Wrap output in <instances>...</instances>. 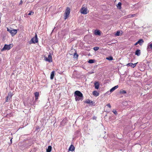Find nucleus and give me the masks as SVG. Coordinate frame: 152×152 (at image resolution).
Masks as SVG:
<instances>
[{
  "instance_id": "nucleus-22",
  "label": "nucleus",
  "mask_w": 152,
  "mask_h": 152,
  "mask_svg": "<svg viewBox=\"0 0 152 152\" xmlns=\"http://www.w3.org/2000/svg\"><path fill=\"white\" fill-rule=\"evenodd\" d=\"M78 55L77 54V53L76 52L75 53L74 56H73V58H78Z\"/></svg>"
},
{
  "instance_id": "nucleus-10",
  "label": "nucleus",
  "mask_w": 152,
  "mask_h": 152,
  "mask_svg": "<svg viewBox=\"0 0 152 152\" xmlns=\"http://www.w3.org/2000/svg\"><path fill=\"white\" fill-rule=\"evenodd\" d=\"M140 50L139 49H137L135 52V55L137 56H139L140 55Z\"/></svg>"
},
{
  "instance_id": "nucleus-6",
  "label": "nucleus",
  "mask_w": 152,
  "mask_h": 152,
  "mask_svg": "<svg viewBox=\"0 0 152 152\" xmlns=\"http://www.w3.org/2000/svg\"><path fill=\"white\" fill-rule=\"evenodd\" d=\"M30 42H31L32 43H35L38 42V38H37V35L36 34L34 37L31 39Z\"/></svg>"
},
{
  "instance_id": "nucleus-28",
  "label": "nucleus",
  "mask_w": 152,
  "mask_h": 152,
  "mask_svg": "<svg viewBox=\"0 0 152 152\" xmlns=\"http://www.w3.org/2000/svg\"><path fill=\"white\" fill-rule=\"evenodd\" d=\"M120 31H117L116 33L115 34V35L116 36H119L120 35Z\"/></svg>"
},
{
  "instance_id": "nucleus-15",
  "label": "nucleus",
  "mask_w": 152,
  "mask_h": 152,
  "mask_svg": "<svg viewBox=\"0 0 152 152\" xmlns=\"http://www.w3.org/2000/svg\"><path fill=\"white\" fill-rule=\"evenodd\" d=\"M75 148L73 145H71L69 148V150L71 151H73L75 150Z\"/></svg>"
},
{
  "instance_id": "nucleus-17",
  "label": "nucleus",
  "mask_w": 152,
  "mask_h": 152,
  "mask_svg": "<svg viewBox=\"0 0 152 152\" xmlns=\"http://www.w3.org/2000/svg\"><path fill=\"white\" fill-rule=\"evenodd\" d=\"M93 95L95 96H98L99 95V93L96 91H94L93 92Z\"/></svg>"
},
{
  "instance_id": "nucleus-26",
  "label": "nucleus",
  "mask_w": 152,
  "mask_h": 152,
  "mask_svg": "<svg viewBox=\"0 0 152 152\" xmlns=\"http://www.w3.org/2000/svg\"><path fill=\"white\" fill-rule=\"evenodd\" d=\"M106 59L109 60H112L113 59V58L112 56H111L109 57L106 58Z\"/></svg>"
},
{
  "instance_id": "nucleus-9",
  "label": "nucleus",
  "mask_w": 152,
  "mask_h": 152,
  "mask_svg": "<svg viewBox=\"0 0 152 152\" xmlns=\"http://www.w3.org/2000/svg\"><path fill=\"white\" fill-rule=\"evenodd\" d=\"M137 63L138 62L134 64H133L132 63H129L126 65L128 66H130L132 68H134L136 66Z\"/></svg>"
},
{
  "instance_id": "nucleus-20",
  "label": "nucleus",
  "mask_w": 152,
  "mask_h": 152,
  "mask_svg": "<svg viewBox=\"0 0 152 152\" xmlns=\"http://www.w3.org/2000/svg\"><path fill=\"white\" fill-rule=\"evenodd\" d=\"M52 149V147L49 145L48 146V149H47V152H50Z\"/></svg>"
},
{
  "instance_id": "nucleus-35",
  "label": "nucleus",
  "mask_w": 152,
  "mask_h": 152,
  "mask_svg": "<svg viewBox=\"0 0 152 152\" xmlns=\"http://www.w3.org/2000/svg\"><path fill=\"white\" fill-rule=\"evenodd\" d=\"M10 141H11V143H12V139H11V140H10Z\"/></svg>"
},
{
  "instance_id": "nucleus-8",
  "label": "nucleus",
  "mask_w": 152,
  "mask_h": 152,
  "mask_svg": "<svg viewBox=\"0 0 152 152\" xmlns=\"http://www.w3.org/2000/svg\"><path fill=\"white\" fill-rule=\"evenodd\" d=\"M144 42V40L143 39H140L137 42L134 44V45H136L138 44H139L140 45H141Z\"/></svg>"
},
{
  "instance_id": "nucleus-12",
  "label": "nucleus",
  "mask_w": 152,
  "mask_h": 152,
  "mask_svg": "<svg viewBox=\"0 0 152 152\" xmlns=\"http://www.w3.org/2000/svg\"><path fill=\"white\" fill-rule=\"evenodd\" d=\"M99 84L98 82H95L94 83L95 88L96 89H98L99 88Z\"/></svg>"
},
{
  "instance_id": "nucleus-7",
  "label": "nucleus",
  "mask_w": 152,
  "mask_h": 152,
  "mask_svg": "<svg viewBox=\"0 0 152 152\" xmlns=\"http://www.w3.org/2000/svg\"><path fill=\"white\" fill-rule=\"evenodd\" d=\"M45 60L46 61H48L50 62H52V55L51 54L48 55V58L45 57Z\"/></svg>"
},
{
  "instance_id": "nucleus-25",
  "label": "nucleus",
  "mask_w": 152,
  "mask_h": 152,
  "mask_svg": "<svg viewBox=\"0 0 152 152\" xmlns=\"http://www.w3.org/2000/svg\"><path fill=\"white\" fill-rule=\"evenodd\" d=\"M95 61V60L94 59H90L88 61V63L90 64H92L94 63Z\"/></svg>"
},
{
  "instance_id": "nucleus-24",
  "label": "nucleus",
  "mask_w": 152,
  "mask_h": 152,
  "mask_svg": "<svg viewBox=\"0 0 152 152\" xmlns=\"http://www.w3.org/2000/svg\"><path fill=\"white\" fill-rule=\"evenodd\" d=\"M126 91L124 90H121L119 92V93L121 94H126Z\"/></svg>"
},
{
  "instance_id": "nucleus-16",
  "label": "nucleus",
  "mask_w": 152,
  "mask_h": 152,
  "mask_svg": "<svg viewBox=\"0 0 152 152\" xmlns=\"http://www.w3.org/2000/svg\"><path fill=\"white\" fill-rule=\"evenodd\" d=\"M34 95H35V100H37L38 99V97L39 95V93L38 92H36L34 93Z\"/></svg>"
},
{
  "instance_id": "nucleus-1",
  "label": "nucleus",
  "mask_w": 152,
  "mask_h": 152,
  "mask_svg": "<svg viewBox=\"0 0 152 152\" xmlns=\"http://www.w3.org/2000/svg\"><path fill=\"white\" fill-rule=\"evenodd\" d=\"M74 96L75 97V100L77 101L80 100L82 101L83 99V94L79 91H76L75 92Z\"/></svg>"
},
{
  "instance_id": "nucleus-19",
  "label": "nucleus",
  "mask_w": 152,
  "mask_h": 152,
  "mask_svg": "<svg viewBox=\"0 0 152 152\" xmlns=\"http://www.w3.org/2000/svg\"><path fill=\"white\" fill-rule=\"evenodd\" d=\"M54 73H55V71H53L51 72V75H50V79L51 80H52L53 79L54 76Z\"/></svg>"
},
{
  "instance_id": "nucleus-32",
  "label": "nucleus",
  "mask_w": 152,
  "mask_h": 152,
  "mask_svg": "<svg viewBox=\"0 0 152 152\" xmlns=\"http://www.w3.org/2000/svg\"><path fill=\"white\" fill-rule=\"evenodd\" d=\"M107 106L109 108H110L111 107V106L110 104H108L107 105Z\"/></svg>"
},
{
  "instance_id": "nucleus-3",
  "label": "nucleus",
  "mask_w": 152,
  "mask_h": 152,
  "mask_svg": "<svg viewBox=\"0 0 152 152\" xmlns=\"http://www.w3.org/2000/svg\"><path fill=\"white\" fill-rule=\"evenodd\" d=\"M70 12L69 8L67 7L66 9L65 14H64V19H66L69 17Z\"/></svg>"
},
{
  "instance_id": "nucleus-30",
  "label": "nucleus",
  "mask_w": 152,
  "mask_h": 152,
  "mask_svg": "<svg viewBox=\"0 0 152 152\" xmlns=\"http://www.w3.org/2000/svg\"><path fill=\"white\" fill-rule=\"evenodd\" d=\"M34 14V12H32L31 11H30L29 13L28 14V15H33V14Z\"/></svg>"
},
{
  "instance_id": "nucleus-29",
  "label": "nucleus",
  "mask_w": 152,
  "mask_h": 152,
  "mask_svg": "<svg viewBox=\"0 0 152 152\" xmlns=\"http://www.w3.org/2000/svg\"><path fill=\"white\" fill-rule=\"evenodd\" d=\"M93 49L95 51H97L99 50V48L97 47H95Z\"/></svg>"
},
{
  "instance_id": "nucleus-31",
  "label": "nucleus",
  "mask_w": 152,
  "mask_h": 152,
  "mask_svg": "<svg viewBox=\"0 0 152 152\" xmlns=\"http://www.w3.org/2000/svg\"><path fill=\"white\" fill-rule=\"evenodd\" d=\"M112 112L114 113V114H115V115H116L117 114V112L116 110H113Z\"/></svg>"
},
{
  "instance_id": "nucleus-5",
  "label": "nucleus",
  "mask_w": 152,
  "mask_h": 152,
  "mask_svg": "<svg viewBox=\"0 0 152 152\" xmlns=\"http://www.w3.org/2000/svg\"><path fill=\"white\" fill-rule=\"evenodd\" d=\"M80 12L81 14H86L88 12V10L87 8L82 7L80 10Z\"/></svg>"
},
{
  "instance_id": "nucleus-11",
  "label": "nucleus",
  "mask_w": 152,
  "mask_h": 152,
  "mask_svg": "<svg viewBox=\"0 0 152 152\" xmlns=\"http://www.w3.org/2000/svg\"><path fill=\"white\" fill-rule=\"evenodd\" d=\"M118 85L112 88L110 90V92H113L114 91L115 89H117L118 88Z\"/></svg>"
},
{
  "instance_id": "nucleus-13",
  "label": "nucleus",
  "mask_w": 152,
  "mask_h": 152,
  "mask_svg": "<svg viewBox=\"0 0 152 152\" xmlns=\"http://www.w3.org/2000/svg\"><path fill=\"white\" fill-rule=\"evenodd\" d=\"M94 34L96 35H100L101 32L100 31L96 30L95 31Z\"/></svg>"
},
{
  "instance_id": "nucleus-21",
  "label": "nucleus",
  "mask_w": 152,
  "mask_h": 152,
  "mask_svg": "<svg viewBox=\"0 0 152 152\" xmlns=\"http://www.w3.org/2000/svg\"><path fill=\"white\" fill-rule=\"evenodd\" d=\"M121 3L120 2H119L118 4L117 7L119 9H121Z\"/></svg>"
},
{
  "instance_id": "nucleus-18",
  "label": "nucleus",
  "mask_w": 152,
  "mask_h": 152,
  "mask_svg": "<svg viewBox=\"0 0 152 152\" xmlns=\"http://www.w3.org/2000/svg\"><path fill=\"white\" fill-rule=\"evenodd\" d=\"M136 15L135 14H130V15H128L127 16H126V18H132L134 17Z\"/></svg>"
},
{
  "instance_id": "nucleus-23",
  "label": "nucleus",
  "mask_w": 152,
  "mask_h": 152,
  "mask_svg": "<svg viewBox=\"0 0 152 152\" xmlns=\"http://www.w3.org/2000/svg\"><path fill=\"white\" fill-rule=\"evenodd\" d=\"M85 102L87 104L92 103L93 102L92 101H91L89 99H87L86 101Z\"/></svg>"
},
{
  "instance_id": "nucleus-34",
  "label": "nucleus",
  "mask_w": 152,
  "mask_h": 152,
  "mask_svg": "<svg viewBox=\"0 0 152 152\" xmlns=\"http://www.w3.org/2000/svg\"><path fill=\"white\" fill-rule=\"evenodd\" d=\"M8 98H7V97H6V102H8Z\"/></svg>"
},
{
  "instance_id": "nucleus-27",
  "label": "nucleus",
  "mask_w": 152,
  "mask_h": 152,
  "mask_svg": "<svg viewBox=\"0 0 152 152\" xmlns=\"http://www.w3.org/2000/svg\"><path fill=\"white\" fill-rule=\"evenodd\" d=\"M12 95L11 93L8 94V96H7V98H9V99H10L11 98Z\"/></svg>"
},
{
  "instance_id": "nucleus-33",
  "label": "nucleus",
  "mask_w": 152,
  "mask_h": 152,
  "mask_svg": "<svg viewBox=\"0 0 152 152\" xmlns=\"http://www.w3.org/2000/svg\"><path fill=\"white\" fill-rule=\"evenodd\" d=\"M23 3V1H22V0H21L20 1V3L19 4V5H22V3Z\"/></svg>"
},
{
  "instance_id": "nucleus-36",
  "label": "nucleus",
  "mask_w": 152,
  "mask_h": 152,
  "mask_svg": "<svg viewBox=\"0 0 152 152\" xmlns=\"http://www.w3.org/2000/svg\"><path fill=\"white\" fill-rule=\"evenodd\" d=\"M151 145H152V143H151Z\"/></svg>"
},
{
  "instance_id": "nucleus-14",
  "label": "nucleus",
  "mask_w": 152,
  "mask_h": 152,
  "mask_svg": "<svg viewBox=\"0 0 152 152\" xmlns=\"http://www.w3.org/2000/svg\"><path fill=\"white\" fill-rule=\"evenodd\" d=\"M149 49H152V44L149 43L148 45L147 50L148 51L149 50Z\"/></svg>"
},
{
  "instance_id": "nucleus-4",
  "label": "nucleus",
  "mask_w": 152,
  "mask_h": 152,
  "mask_svg": "<svg viewBox=\"0 0 152 152\" xmlns=\"http://www.w3.org/2000/svg\"><path fill=\"white\" fill-rule=\"evenodd\" d=\"M7 31L11 33L12 36H14L17 33V30L16 29H13L11 28H7Z\"/></svg>"
},
{
  "instance_id": "nucleus-2",
  "label": "nucleus",
  "mask_w": 152,
  "mask_h": 152,
  "mask_svg": "<svg viewBox=\"0 0 152 152\" xmlns=\"http://www.w3.org/2000/svg\"><path fill=\"white\" fill-rule=\"evenodd\" d=\"M13 47V45L12 44H10L9 45L5 44L4 47L1 49V51H2L6 50H9Z\"/></svg>"
}]
</instances>
